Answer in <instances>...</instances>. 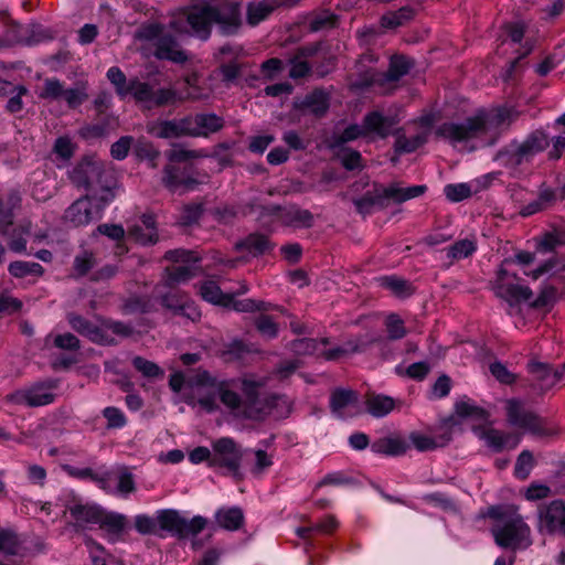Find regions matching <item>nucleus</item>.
Returning <instances> with one entry per match:
<instances>
[{
    "label": "nucleus",
    "mask_w": 565,
    "mask_h": 565,
    "mask_svg": "<svg viewBox=\"0 0 565 565\" xmlns=\"http://www.w3.org/2000/svg\"><path fill=\"white\" fill-rule=\"evenodd\" d=\"M398 119L393 116H383L375 110L364 117L363 124L367 137L385 138L388 136Z\"/></svg>",
    "instance_id": "393cba45"
},
{
    "label": "nucleus",
    "mask_w": 565,
    "mask_h": 565,
    "mask_svg": "<svg viewBox=\"0 0 565 565\" xmlns=\"http://www.w3.org/2000/svg\"><path fill=\"white\" fill-rule=\"evenodd\" d=\"M276 218L285 220L288 224L294 226H310L312 222V215L306 210L290 209L282 211L277 207L274 211Z\"/></svg>",
    "instance_id": "e433bc0d"
},
{
    "label": "nucleus",
    "mask_w": 565,
    "mask_h": 565,
    "mask_svg": "<svg viewBox=\"0 0 565 565\" xmlns=\"http://www.w3.org/2000/svg\"><path fill=\"white\" fill-rule=\"evenodd\" d=\"M533 260L534 255L530 252H519L515 254L514 258L505 259L499 268L497 278L493 281L492 288L494 294L511 306L525 302L533 308L550 307L555 299L554 288L546 287L542 289L536 298H534L531 289L529 287L519 285L516 275L509 273L504 267L507 264L514 263L522 268V271L525 276L532 278L533 280L539 279L541 276L548 273L553 267L552 264L547 262L530 270L527 267L533 263Z\"/></svg>",
    "instance_id": "f03ea898"
},
{
    "label": "nucleus",
    "mask_w": 565,
    "mask_h": 565,
    "mask_svg": "<svg viewBox=\"0 0 565 565\" xmlns=\"http://www.w3.org/2000/svg\"><path fill=\"white\" fill-rule=\"evenodd\" d=\"M512 109L480 110L465 122H445L437 127L436 135L452 145L480 137V146L491 143L497 131L510 121Z\"/></svg>",
    "instance_id": "20e7f679"
},
{
    "label": "nucleus",
    "mask_w": 565,
    "mask_h": 565,
    "mask_svg": "<svg viewBox=\"0 0 565 565\" xmlns=\"http://www.w3.org/2000/svg\"><path fill=\"white\" fill-rule=\"evenodd\" d=\"M408 445L405 439L401 437L384 438L372 445V450L375 454L386 456H401L406 452Z\"/></svg>",
    "instance_id": "f704fd0d"
},
{
    "label": "nucleus",
    "mask_w": 565,
    "mask_h": 565,
    "mask_svg": "<svg viewBox=\"0 0 565 565\" xmlns=\"http://www.w3.org/2000/svg\"><path fill=\"white\" fill-rule=\"evenodd\" d=\"M126 523V518L121 514L110 513L103 515L100 513V521L97 524H99V530L105 532L107 539L114 542L124 532Z\"/></svg>",
    "instance_id": "7c9ffc66"
},
{
    "label": "nucleus",
    "mask_w": 565,
    "mask_h": 565,
    "mask_svg": "<svg viewBox=\"0 0 565 565\" xmlns=\"http://www.w3.org/2000/svg\"><path fill=\"white\" fill-rule=\"evenodd\" d=\"M94 265V256L92 253L83 252L77 255L74 260V270L78 276H84Z\"/></svg>",
    "instance_id": "774afa93"
},
{
    "label": "nucleus",
    "mask_w": 565,
    "mask_h": 565,
    "mask_svg": "<svg viewBox=\"0 0 565 565\" xmlns=\"http://www.w3.org/2000/svg\"><path fill=\"white\" fill-rule=\"evenodd\" d=\"M108 81L115 86L116 93L121 99L129 96L130 81L127 82L125 74L117 66H111L106 74Z\"/></svg>",
    "instance_id": "37998d69"
},
{
    "label": "nucleus",
    "mask_w": 565,
    "mask_h": 565,
    "mask_svg": "<svg viewBox=\"0 0 565 565\" xmlns=\"http://www.w3.org/2000/svg\"><path fill=\"white\" fill-rule=\"evenodd\" d=\"M162 181L163 184L173 192L180 190L181 188L192 189L193 184V181L186 175L184 171H181L173 166L166 167Z\"/></svg>",
    "instance_id": "72a5a7b5"
},
{
    "label": "nucleus",
    "mask_w": 565,
    "mask_h": 565,
    "mask_svg": "<svg viewBox=\"0 0 565 565\" xmlns=\"http://www.w3.org/2000/svg\"><path fill=\"white\" fill-rule=\"evenodd\" d=\"M190 136L207 137L221 130L224 126L222 117L215 114H198L188 117Z\"/></svg>",
    "instance_id": "5701e85b"
},
{
    "label": "nucleus",
    "mask_w": 565,
    "mask_h": 565,
    "mask_svg": "<svg viewBox=\"0 0 565 565\" xmlns=\"http://www.w3.org/2000/svg\"><path fill=\"white\" fill-rule=\"evenodd\" d=\"M332 413L339 418H347L359 413V403L355 392L351 390H337L330 399Z\"/></svg>",
    "instance_id": "aec40b11"
},
{
    "label": "nucleus",
    "mask_w": 565,
    "mask_h": 565,
    "mask_svg": "<svg viewBox=\"0 0 565 565\" xmlns=\"http://www.w3.org/2000/svg\"><path fill=\"white\" fill-rule=\"evenodd\" d=\"M444 194L450 202H460L472 194V188L469 183L447 184L444 188Z\"/></svg>",
    "instance_id": "864d4df0"
},
{
    "label": "nucleus",
    "mask_w": 565,
    "mask_h": 565,
    "mask_svg": "<svg viewBox=\"0 0 565 565\" xmlns=\"http://www.w3.org/2000/svg\"><path fill=\"white\" fill-rule=\"evenodd\" d=\"M412 67V63L408 58L405 56H393L390 62V68L386 74H380V73H372L366 81V84L373 85L375 83H379L381 81L386 82H396L398 81L403 75H405L409 68Z\"/></svg>",
    "instance_id": "bb28decb"
},
{
    "label": "nucleus",
    "mask_w": 565,
    "mask_h": 565,
    "mask_svg": "<svg viewBox=\"0 0 565 565\" xmlns=\"http://www.w3.org/2000/svg\"><path fill=\"white\" fill-rule=\"evenodd\" d=\"M51 341L56 348L63 350H76L79 347L78 339L72 333L57 334L54 337L49 334L45 339V344L49 345Z\"/></svg>",
    "instance_id": "5fc2aeb1"
},
{
    "label": "nucleus",
    "mask_w": 565,
    "mask_h": 565,
    "mask_svg": "<svg viewBox=\"0 0 565 565\" xmlns=\"http://www.w3.org/2000/svg\"><path fill=\"white\" fill-rule=\"evenodd\" d=\"M9 273L18 278L26 276H41L44 273L43 267L33 262H13L9 265Z\"/></svg>",
    "instance_id": "79ce46f5"
},
{
    "label": "nucleus",
    "mask_w": 565,
    "mask_h": 565,
    "mask_svg": "<svg viewBox=\"0 0 565 565\" xmlns=\"http://www.w3.org/2000/svg\"><path fill=\"white\" fill-rule=\"evenodd\" d=\"M185 25L179 20L171 22L177 32H188L202 40L210 35L211 26L216 24L223 33H233L241 23L239 4L237 2H203L193 6L186 13Z\"/></svg>",
    "instance_id": "7ed1b4c3"
},
{
    "label": "nucleus",
    "mask_w": 565,
    "mask_h": 565,
    "mask_svg": "<svg viewBox=\"0 0 565 565\" xmlns=\"http://www.w3.org/2000/svg\"><path fill=\"white\" fill-rule=\"evenodd\" d=\"M537 531L541 534L565 536V501L555 499L537 509Z\"/></svg>",
    "instance_id": "9b49d317"
},
{
    "label": "nucleus",
    "mask_w": 565,
    "mask_h": 565,
    "mask_svg": "<svg viewBox=\"0 0 565 565\" xmlns=\"http://www.w3.org/2000/svg\"><path fill=\"white\" fill-rule=\"evenodd\" d=\"M487 515L494 521L491 533L498 546L515 552L532 545L531 527L519 513L516 505L490 507Z\"/></svg>",
    "instance_id": "39448f33"
},
{
    "label": "nucleus",
    "mask_w": 565,
    "mask_h": 565,
    "mask_svg": "<svg viewBox=\"0 0 565 565\" xmlns=\"http://www.w3.org/2000/svg\"><path fill=\"white\" fill-rule=\"evenodd\" d=\"M21 198L19 192H11L6 203L0 199V224L2 227H7L12 224V211L20 205ZM3 234L7 233L6 228H2Z\"/></svg>",
    "instance_id": "a19ab883"
},
{
    "label": "nucleus",
    "mask_w": 565,
    "mask_h": 565,
    "mask_svg": "<svg viewBox=\"0 0 565 565\" xmlns=\"http://www.w3.org/2000/svg\"><path fill=\"white\" fill-rule=\"evenodd\" d=\"M529 372L541 391L550 390L555 385L553 370L547 364L531 362L529 364Z\"/></svg>",
    "instance_id": "c9c22d12"
},
{
    "label": "nucleus",
    "mask_w": 565,
    "mask_h": 565,
    "mask_svg": "<svg viewBox=\"0 0 565 565\" xmlns=\"http://www.w3.org/2000/svg\"><path fill=\"white\" fill-rule=\"evenodd\" d=\"M61 469L70 477L78 480H92L98 484L102 475H98L89 467H75L68 463H61Z\"/></svg>",
    "instance_id": "3c124183"
},
{
    "label": "nucleus",
    "mask_w": 565,
    "mask_h": 565,
    "mask_svg": "<svg viewBox=\"0 0 565 565\" xmlns=\"http://www.w3.org/2000/svg\"><path fill=\"white\" fill-rule=\"evenodd\" d=\"M115 198L110 188H103L100 192L76 200L64 213L65 222L78 227L99 220L103 211Z\"/></svg>",
    "instance_id": "0eeeda50"
},
{
    "label": "nucleus",
    "mask_w": 565,
    "mask_h": 565,
    "mask_svg": "<svg viewBox=\"0 0 565 565\" xmlns=\"http://www.w3.org/2000/svg\"><path fill=\"white\" fill-rule=\"evenodd\" d=\"M548 146V137L543 131H535L523 142L512 146L511 157L516 163L527 161L536 153L543 151Z\"/></svg>",
    "instance_id": "a211bd4d"
},
{
    "label": "nucleus",
    "mask_w": 565,
    "mask_h": 565,
    "mask_svg": "<svg viewBox=\"0 0 565 565\" xmlns=\"http://www.w3.org/2000/svg\"><path fill=\"white\" fill-rule=\"evenodd\" d=\"M39 96L44 99H63L70 108H76L87 99L88 86L86 82H78L66 88L61 81L46 78Z\"/></svg>",
    "instance_id": "9d476101"
},
{
    "label": "nucleus",
    "mask_w": 565,
    "mask_h": 565,
    "mask_svg": "<svg viewBox=\"0 0 565 565\" xmlns=\"http://www.w3.org/2000/svg\"><path fill=\"white\" fill-rule=\"evenodd\" d=\"M376 340L377 337L365 334L350 339L341 345L328 349L327 339H300L292 343V351L297 354H316L328 361H332L353 353L362 352L369 344Z\"/></svg>",
    "instance_id": "423d86ee"
},
{
    "label": "nucleus",
    "mask_w": 565,
    "mask_h": 565,
    "mask_svg": "<svg viewBox=\"0 0 565 565\" xmlns=\"http://www.w3.org/2000/svg\"><path fill=\"white\" fill-rule=\"evenodd\" d=\"M154 89L147 83H142L138 79L130 81L129 95H131L138 103L146 105L151 108L153 104Z\"/></svg>",
    "instance_id": "ea45409f"
},
{
    "label": "nucleus",
    "mask_w": 565,
    "mask_h": 565,
    "mask_svg": "<svg viewBox=\"0 0 565 565\" xmlns=\"http://www.w3.org/2000/svg\"><path fill=\"white\" fill-rule=\"evenodd\" d=\"M54 388L55 385L53 384H35L33 386L15 391L9 396V401L14 404L29 407L45 406L54 402Z\"/></svg>",
    "instance_id": "4468645a"
},
{
    "label": "nucleus",
    "mask_w": 565,
    "mask_h": 565,
    "mask_svg": "<svg viewBox=\"0 0 565 565\" xmlns=\"http://www.w3.org/2000/svg\"><path fill=\"white\" fill-rule=\"evenodd\" d=\"M338 522L332 516H327L320 523L316 524L313 527H298L296 533L299 537H307L311 531H317L320 533H330L333 529H335Z\"/></svg>",
    "instance_id": "e2e57ef3"
},
{
    "label": "nucleus",
    "mask_w": 565,
    "mask_h": 565,
    "mask_svg": "<svg viewBox=\"0 0 565 565\" xmlns=\"http://www.w3.org/2000/svg\"><path fill=\"white\" fill-rule=\"evenodd\" d=\"M360 137H367L364 128V124L362 125H350L347 127L343 132L337 137L334 142L331 145L332 148L339 147L344 142L353 141Z\"/></svg>",
    "instance_id": "13d9d810"
},
{
    "label": "nucleus",
    "mask_w": 565,
    "mask_h": 565,
    "mask_svg": "<svg viewBox=\"0 0 565 565\" xmlns=\"http://www.w3.org/2000/svg\"><path fill=\"white\" fill-rule=\"evenodd\" d=\"M210 466L220 465L227 468L233 475L239 473L242 461V449L231 437H222L212 443Z\"/></svg>",
    "instance_id": "f8f14e48"
},
{
    "label": "nucleus",
    "mask_w": 565,
    "mask_h": 565,
    "mask_svg": "<svg viewBox=\"0 0 565 565\" xmlns=\"http://www.w3.org/2000/svg\"><path fill=\"white\" fill-rule=\"evenodd\" d=\"M136 39L143 42L145 46L153 47V53L158 58L175 63L186 61V54L179 49L174 39L167 34L164 29L157 23L140 26L136 33Z\"/></svg>",
    "instance_id": "6e6552de"
},
{
    "label": "nucleus",
    "mask_w": 565,
    "mask_h": 565,
    "mask_svg": "<svg viewBox=\"0 0 565 565\" xmlns=\"http://www.w3.org/2000/svg\"><path fill=\"white\" fill-rule=\"evenodd\" d=\"M177 102H182V97H181V94H178L174 89H171V88L154 89L152 107L172 105Z\"/></svg>",
    "instance_id": "4d7b16f0"
},
{
    "label": "nucleus",
    "mask_w": 565,
    "mask_h": 565,
    "mask_svg": "<svg viewBox=\"0 0 565 565\" xmlns=\"http://www.w3.org/2000/svg\"><path fill=\"white\" fill-rule=\"evenodd\" d=\"M456 415L460 418L486 419L487 413L470 401H459L455 407Z\"/></svg>",
    "instance_id": "09e8293b"
},
{
    "label": "nucleus",
    "mask_w": 565,
    "mask_h": 565,
    "mask_svg": "<svg viewBox=\"0 0 565 565\" xmlns=\"http://www.w3.org/2000/svg\"><path fill=\"white\" fill-rule=\"evenodd\" d=\"M366 406L367 412L374 417H384L393 411L395 403L388 396L374 395L367 399Z\"/></svg>",
    "instance_id": "58836bf2"
},
{
    "label": "nucleus",
    "mask_w": 565,
    "mask_h": 565,
    "mask_svg": "<svg viewBox=\"0 0 565 565\" xmlns=\"http://www.w3.org/2000/svg\"><path fill=\"white\" fill-rule=\"evenodd\" d=\"M103 415L107 420V428L109 429L122 428L127 423L125 414L117 407L109 406L104 408Z\"/></svg>",
    "instance_id": "052dcab7"
},
{
    "label": "nucleus",
    "mask_w": 565,
    "mask_h": 565,
    "mask_svg": "<svg viewBox=\"0 0 565 565\" xmlns=\"http://www.w3.org/2000/svg\"><path fill=\"white\" fill-rule=\"evenodd\" d=\"M162 305L173 310L175 313H179L191 321H196L201 317V312L198 307L180 296L177 291H172L168 295L161 297Z\"/></svg>",
    "instance_id": "a878e982"
},
{
    "label": "nucleus",
    "mask_w": 565,
    "mask_h": 565,
    "mask_svg": "<svg viewBox=\"0 0 565 565\" xmlns=\"http://www.w3.org/2000/svg\"><path fill=\"white\" fill-rule=\"evenodd\" d=\"M237 247L246 249L253 256L264 254L269 249V242L266 236L252 234L245 241L237 244Z\"/></svg>",
    "instance_id": "a18cd8bd"
},
{
    "label": "nucleus",
    "mask_w": 565,
    "mask_h": 565,
    "mask_svg": "<svg viewBox=\"0 0 565 565\" xmlns=\"http://www.w3.org/2000/svg\"><path fill=\"white\" fill-rule=\"evenodd\" d=\"M267 379L245 374L239 379H218L201 373L186 397L192 408L207 414L222 413L235 419L263 420L268 416L287 417L292 402L285 395L262 396Z\"/></svg>",
    "instance_id": "f257e3e1"
},
{
    "label": "nucleus",
    "mask_w": 565,
    "mask_h": 565,
    "mask_svg": "<svg viewBox=\"0 0 565 565\" xmlns=\"http://www.w3.org/2000/svg\"><path fill=\"white\" fill-rule=\"evenodd\" d=\"M477 249L476 242L470 238H465L456 242L447 248V257L450 259H462L472 255Z\"/></svg>",
    "instance_id": "c03bdc74"
},
{
    "label": "nucleus",
    "mask_w": 565,
    "mask_h": 565,
    "mask_svg": "<svg viewBox=\"0 0 565 565\" xmlns=\"http://www.w3.org/2000/svg\"><path fill=\"white\" fill-rule=\"evenodd\" d=\"M147 130L150 135L164 139L190 136L188 117L179 120L151 121L148 124Z\"/></svg>",
    "instance_id": "4be33fe9"
},
{
    "label": "nucleus",
    "mask_w": 565,
    "mask_h": 565,
    "mask_svg": "<svg viewBox=\"0 0 565 565\" xmlns=\"http://www.w3.org/2000/svg\"><path fill=\"white\" fill-rule=\"evenodd\" d=\"M201 297L213 305L232 308L238 312H249L263 309V302H256L253 299L235 300L234 294L223 291L218 284L207 279L200 287Z\"/></svg>",
    "instance_id": "1a4fd4ad"
},
{
    "label": "nucleus",
    "mask_w": 565,
    "mask_h": 565,
    "mask_svg": "<svg viewBox=\"0 0 565 565\" xmlns=\"http://www.w3.org/2000/svg\"><path fill=\"white\" fill-rule=\"evenodd\" d=\"M507 416L512 426L532 434H542L541 419L532 412L526 411L519 399L507 401Z\"/></svg>",
    "instance_id": "2eb2a0df"
},
{
    "label": "nucleus",
    "mask_w": 565,
    "mask_h": 565,
    "mask_svg": "<svg viewBox=\"0 0 565 565\" xmlns=\"http://www.w3.org/2000/svg\"><path fill=\"white\" fill-rule=\"evenodd\" d=\"M72 501L66 505V510L78 525L97 524L100 521V509L94 504L84 503L77 499L72 491L65 492Z\"/></svg>",
    "instance_id": "6ab92c4d"
},
{
    "label": "nucleus",
    "mask_w": 565,
    "mask_h": 565,
    "mask_svg": "<svg viewBox=\"0 0 565 565\" xmlns=\"http://www.w3.org/2000/svg\"><path fill=\"white\" fill-rule=\"evenodd\" d=\"M382 287L391 290L395 296L405 297L411 295V285L396 276H384L380 278Z\"/></svg>",
    "instance_id": "49530a36"
},
{
    "label": "nucleus",
    "mask_w": 565,
    "mask_h": 565,
    "mask_svg": "<svg viewBox=\"0 0 565 565\" xmlns=\"http://www.w3.org/2000/svg\"><path fill=\"white\" fill-rule=\"evenodd\" d=\"M132 364L146 377L153 379L163 376V371L159 365L141 356H136L132 360Z\"/></svg>",
    "instance_id": "6e6d98bb"
},
{
    "label": "nucleus",
    "mask_w": 565,
    "mask_h": 565,
    "mask_svg": "<svg viewBox=\"0 0 565 565\" xmlns=\"http://www.w3.org/2000/svg\"><path fill=\"white\" fill-rule=\"evenodd\" d=\"M479 437L494 451L515 448L520 443L519 436L504 434L497 429L480 430Z\"/></svg>",
    "instance_id": "cd10ccee"
},
{
    "label": "nucleus",
    "mask_w": 565,
    "mask_h": 565,
    "mask_svg": "<svg viewBox=\"0 0 565 565\" xmlns=\"http://www.w3.org/2000/svg\"><path fill=\"white\" fill-rule=\"evenodd\" d=\"M185 85H186V92L184 94H181L182 100L191 99V100H199L204 99L209 97V92L201 88L199 85V77L195 74L189 75L185 77Z\"/></svg>",
    "instance_id": "603ef678"
},
{
    "label": "nucleus",
    "mask_w": 565,
    "mask_h": 565,
    "mask_svg": "<svg viewBox=\"0 0 565 565\" xmlns=\"http://www.w3.org/2000/svg\"><path fill=\"white\" fill-rule=\"evenodd\" d=\"M306 106L316 115H322L328 108L327 95L322 92H315L306 98Z\"/></svg>",
    "instance_id": "0e129e2a"
},
{
    "label": "nucleus",
    "mask_w": 565,
    "mask_h": 565,
    "mask_svg": "<svg viewBox=\"0 0 565 565\" xmlns=\"http://www.w3.org/2000/svg\"><path fill=\"white\" fill-rule=\"evenodd\" d=\"M158 526L161 530L182 534V526L184 525V516L175 510H160L157 512Z\"/></svg>",
    "instance_id": "473e14b6"
},
{
    "label": "nucleus",
    "mask_w": 565,
    "mask_h": 565,
    "mask_svg": "<svg viewBox=\"0 0 565 565\" xmlns=\"http://www.w3.org/2000/svg\"><path fill=\"white\" fill-rule=\"evenodd\" d=\"M413 10L408 7L401 8L395 12H390L382 17L381 24L386 29H394L402 25L413 17Z\"/></svg>",
    "instance_id": "de8ad7c7"
},
{
    "label": "nucleus",
    "mask_w": 565,
    "mask_h": 565,
    "mask_svg": "<svg viewBox=\"0 0 565 565\" xmlns=\"http://www.w3.org/2000/svg\"><path fill=\"white\" fill-rule=\"evenodd\" d=\"M201 373H207V371L199 370L195 372V374H193L186 381L184 380V376L181 372H175L170 376L169 385H170L171 390L175 393H181V399L184 403H186L189 406H191V405L188 403L186 397L190 394V386H191L192 382H194V380ZM209 374H211V373L209 372Z\"/></svg>",
    "instance_id": "4c0bfd02"
},
{
    "label": "nucleus",
    "mask_w": 565,
    "mask_h": 565,
    "mask_svg": "<svg viewBox=\"0 0 565 565\" xmlns=\"http://www.w3.org/2000/svg\"><path fill=\"white\" fill-rule=\"evenodd\" d=\"M128 238L141 245L154 244L158 239L156 222L152 215H142L128 227Z\"/></svg>",
    "instance_id": "412c9836"
},
{
    "label": "nucleus",
    "mask_w": 565,
    "mask_h": 565,
    "mask_svg": "<svg viewBox=\"0 0 565 565\" xmlns=\"http://www.w3.org/2000/svg\"><path fill=\"white\" fill-rule=\"evenodd\" d=\"M68 322L75 331L86 335L93 342L99 344H110L113 342V340L105 334L103 329L93 326L79 316H70Z\"/></svg>",
    "instance_id": "c85d7f7f"
},
{
    "label": "nucleus",
    "mask_w": 565,
    "mask_h": 565,
    "mask_svg": "<svg viewBox=\"0 0 565 565\" xmlns=\"http://www.w3.org/2000/svg\"><path fill=\"white\" fill-rule=\"evenodd\" d=\"M452 438L451 423L445 422L439 426L436 434L424 435L420 433H412L409 440L413 446L419 451H428L438 447L446 446Z\"/></svg>",
    "instance_id": "f3484780"
},
{
    "label": "nucleus",
    "mask_w": 565,
    "mask_h": 565,
    "mask_svg": "<svg viewBox=\"0 0 565 565\" xmlns=\"http://www.w3.org/2000/svg\"><path fill=\"white\" fill-rule=\"evenodd\" d=\"M553 194L548 191H543L539 195V198L531 203L526 204L521 210V215L530 216L533 215L547 206V204L552 201Z\"/></svg>",
    "instance_id": "bf43d9fd"
},
{
    "label": "nucleus",
    "mask_w": 565,
    "mask_h": 565,
    "mask_svg": "<svg viewBox=\"0 0 565 565\" xmlns=\"http://www.w3.org/2000/svg\"><path fill=\"white\" fill-rule=\"evenodd\" d=\"M166 259L174 263L167 268V284L169 286L184 282L194 276L198 259L192 253L184 249L169 250L166 253Z\"/></svg>",
    "instance_id": "ddd939ff"
},
{
    "label": "nucleus",
    "mask_w": 565,
    "mask_h": 565,
    "mask_svg": "<svg viewBox=\"0 0 565 565\" xmlns=\"http://www.w3.org/2000/svg\"><path fill=\"white\" fill-rule=\"evenodd\" d=\"M386 330L391 339H401L405 335L403 320L396 315H390L385 321Z\"/></svg>",
    "instance_id": "69168bd1"
},
{
    "label": "nucleus",
    "mask_w": 565,
    "mask_h": 565,
    "mask_svg": "<svg viewBox=\"0 0 565 565\" xmlns=\"http://www.w3.org/2000/svg\"><path fill=\"white\" fill-rule=\"evenodd\" d=\"M102 175V166L99 162L87 159L81 161L71 172L70 178L78 186L90 188L95 182H99Z\"/></svg>",
    "instance_id": "b1692460"
},
{
    "label": "nucleus",
    "mask_w": 565,
    "mask_h": 565,
    "mask_svg": "<svg viewBox=\"0 0 565 565\" xmlns=\"http://www.w3.org/2000/svg\"><path fill=\"white\" fill-rule=\"evenodd\" d=\"M135 527L141 534H152L158 530L157 516L151 518L146 514L137 515L135 519Z\"/></svg>",
    "instance_id": "338daca9"
},
{
    "label": "nucleus",
    "mask_w": 565,
    "mask_h": 565,
    "mask_svg": "<svg viewBox=\"0 0 565 565\" xmlns=\"http://www.w3.org/2000/svg\"><path fill=\"white\" fill-rule=\"evenodd\" d=\"M534 459L530 451H522L516 460L515 467H514V473L520 479H525L532 468H533Z\"/></svg>",
    "instance_id": "680f3d73"
},
{
    "label": "nucleus",
    "mask_w": 565,
    "mask_h": 565,
    "mask_svg": "<svg viewBox=\"0 0 565 565\" xmlns=\"http://www.w3.org/2000/svg\"><path fill=\"white\" fill-rule=\"evenodd\" d=\"M278 7L277 0H253L247 4L246 19L249 25H257L266 20Z\"/></svg>",
    "instance_id": "c756f323"
},
{
    "label": "nucleus",
    "mask_w": 565,
    "mask_h": 565,
    "mask_svg": "<svg viewBox=\"0 0 565 565\" xmlns=\"http://www.w3.org/2000/svg\"><path fill=\"white\" fill-rule=\"evenodd\" d=\"M215 520L218 526L227 531L238 530L244 522L243 511L237 507L217 510Z\"/></svg>",
    "instance_id": "2f4dec72"
},
{
    "label": "nucleus",
    "mask_w": 565,
    "mask_h": 565,
    "mask_svg": "<svg viewBox=\"0 0 565 565\" xmlns=\"http://www.w3.org/2000/svg\"><path fill=\"white\" fill-rule=\"evenodd\" d=\"M98 487L106 492L127 495L135 490V479L131 472L121 468L105 475L98 480Z\"/></svg>",
    "instance_id": "dca6fc26"
},
{
    "label": "nucleus",
    "mask_w": 565,
    "mask_h": 565,
    "mask_svg": "<svg viewBox=\"0 0 565 565\" xmlns=\"http://www.w3.org/2000/svg\"><path fill=\"white\" fill-rule=\"evenodd\" d=\"M427 140V132L418 134L412 138L399 136L395 141V151L398 153L413 152Z\"/></svg>",
    "instance_id": "8fccbe9b"
}]
</instances>
